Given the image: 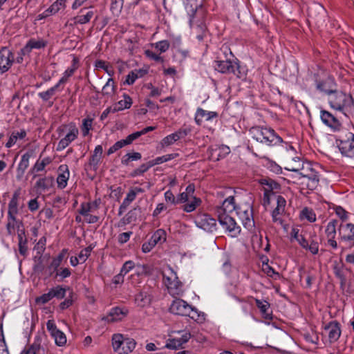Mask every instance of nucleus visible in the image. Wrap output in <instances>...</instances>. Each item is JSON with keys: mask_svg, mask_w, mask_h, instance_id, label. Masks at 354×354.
<instances>
[{"mask_svg": "<svg viewBox=\"0 0 354 354\" xmlns=\"http://www.w3.org/2000/svg\"><path fill=\"white\" fill-rule=\"evenodd\" d=\"M123 97H124V99L120 100L118 102L117 106L114 107V109H113V112L122 111L124 109H129L131 107V106L132 104L131 98L126 94H124L123 95Z\"/></svg>", "mask_w": 354, "mask_h": 354, "instance_id": "37", "label": "nucleus"}, {"mask_svg": "<svg viewBox=\"0 0 354 354\" xmlns=\"http://www.w3.org/2000/svg\"><path fill=\"white\" fill-rule=\"evenodd\" d=\"M214 68L216 71L222 73H233L239 78L243 77V74L240 70V66L236 62H232L230 60H217L215 61Z\"/></svg>", "mask_w": 354, "mask_h": 354, "instance_id": "10", "label": "nucleus"}, {"mask_svg": "<svg viewBox=\"0 0 354 354\" xmlns=\"http://www.w3.org/2000/svg\"><path fill=\"white\" fill-rule=\"evenodd\" d=\"M189 24L194 32L196 34L198 40L200 41H203L207 35L206 25L203 21L195 24L194 19H189Z\"/></svg>", "mask_w": 354, "mask_h": 354, "instance_id": "22", "label": "nucleus"}, {"mask_svg": "<svg viewBox=\"0 0 354 354\" xmlns=\"http://www.w3.org/2000/svg\"><path fill=\"white\" fill-rule=\"evenodd\" d=\"M191 199L192 201L190 203H188L183 206V210L186 212H193L201 202V199L196 197H193Z\"/></svg>", "mask_w": 354, "mask_h": 354, "instance_id": "47", "label": "nucleus"}, {"mask_svg": "<svg viewBox=\"0 0 354 354\" xmlns=\"http://www.w3.org/2000/svg\"><path fill=\"white\" fill-rule=\"evenodd\" d=\"M140 77V75H136V73H133V71H131L126 77V80L124 81V84H127L128 85L133 84L135 81Z\"/></svg>", "mask_w": 354, "mask_h": 354, "instance_id": "63", "label": "nucleus"}, {"mask_svg": "<svg viewBox=\"0 0 354 354\" xmlns=\"http://www.w3.org/2000/svg\"><path fill=\"white\" fill-rule=\"evenodd\" d=\"M32 155V152L28 151L21 156V159L17 169L16 178L18 180H20L23 178L25 171L29 166V160Z\"/></svg>", "mask_w": 354, "mask_h": 354, "instance_id": "21", "label": "nucleus"}, {"mask_svg": "<svg viewBox=\"0 0 354 354\" xmlns=\"http://www.w3.org/2000/svg\"><path fill=\"white\" fill-rule=\"evenodd\" d=\"M115 85L113 79L109 78L103 86L102 93L103 95L111 96L115 93Z\"/></svg>", "mask_w": 354, "mask_h": 354, "instance_id": "42", "label": "nucleus"}, {"mask_svg": "<svg viewBox=\"0 0 354 354\" xmlns=\"http://www.w3.org/2000/svg\"><path fill=\"white\" fill-rule=\"evenodd\" d=\"M14 62L13 53L6 47L0 50V74L8 71Z\"/></svg>", "mask_w": 354, "mask_h": 354, "instance_id": "13", "label": "nucleus"}, {"mask_svg": "<svg viewBox=\"0 0 354 354\" xmlns=\"http://www.w3.org/2000/svg\"><path fill=\"white\" fill-rule=\"evenodd\" d=\"M297 161L299 165H293V162H288L286 169L287 170L297 172L303 178H308L315 171V169L309 162H301L300 159L294 160Z\"/></svg>", "mask_w": 354, "mask_h": 354, "instance_id": "12", "label": "nucleus"}, {"mask_svg": "<svg viewBox=\"0 0 354 354\" xmlns=\"http://www.w3.org/2000/svg\"><path fill=\"white\" fill-rule=\"evenodd\" d=\"M93 123V119L91 118H85L83 120L82 124V134L84 136H86L88 134L89 130L91 129Z\"/></svg>", "mask_w": 354, "mask_h": 354, "instance_id": "57", "label": "nucleus"}, {"mask_svg": "<svg viewBox=\"0 0 354 354\" xmlns=\"http://www.w3.org/2000/svg\"><path fill=\"white\" fill-rule=\"evenodd\" d=\"M336 142L343 156L354 158V134L346 129L340 130L337 136Z\"/></svg>", "mask_w": 354, "mask_h": 354, "instance_id": "5", "label": "nucleus"}, {"mask_svg": "<svg viewBox=\"0 0 354 354\" xmlns=\"http://www.w3.org/2000/svg\"><path fill=\"white\" fill-rule=\"evenodd\" d=\"M141 153L138 152L128 153L122 158V164L127 165L130 161L138 160L141 158Z\"/></svg>", "mask_w": 354, "mask_h": 354, "instance_id": "45", "label": "nucleus"}, {"mask_svg": "<svg viewBox=\"0 0 354 354\" xmlns=\"http://www.w3.org/2000/svg\"><path fill=\"white\" fill-rule=\"evenodd\" d=\"M218 221L221 226L227 230L232 237H236L241 232V227L234 219L228 214H219Z\"/></svg>", "mask_w": 354, "mask_h": 354, "instance_id": "11", "label": "nucleus"}, {"mask_svg": "<svg viewBox=\"0 0 354 354\" xmlns=\"http://www.w3.org/2000/svg\"><path fill=\"white\" fill-rule=\"evenodd\" d=\"M50 290L51 292L53 298L56 297L57 299H62L65 296L66 289L59 286H57V287L52 288Z\"/></svg>", "mask_w": 354, "mask_h": 354, "instance_id": "54", "label": "nucleus"}, {"mask_svg": "<svg viewBox=\"0 0 354 354\" xmlns=\"http://www.w3.org/2000/svg\"><path fill=\"white\" fill-rule=\"evenodd\" d=\"M196 225L207 232H212L216 230V220L207 214L198 216L196 220Z\"/></svg>", "mask_w": 354, "mask_h": 354, "instance_id": "16", "label": "nucleus"}, {"mask_svg": "<svg viewBox=\"0 0 354 354\" xmlns=\"http://www.w3.org/2000/svg\"><path fill=\"white\" fill-rule=\"evenodd\" d=\"M256 304L266 319L270 318V314L269 313L270 304L268 302L256 299Z\"/></svg>", "mask_w": 354, "mask_h": 354, "instance_id": "43", "label": "nucleus"}, {"mask_svg": "<svg viewBox=\"0 0 354 354\" xmlns=\"http://www.w3.org/2000/svg\"><path fill=\"white\" fill-rule=\"evenodd\" d=\"M332 84H333V81L328 79L325 81L318 82L316 87L317 89L322 92L326 93L328 95L330 92H332L334 90L330 86Z\"/></svg>", "mask_w": 354, "mask_h": 354, "instance_id": "39", "label": "nucleus"}, {"mask_svg": "<svg viewBox=\"0 0 354 354\" xmlns=\"http://www.w3.org/2000/svg\"><path fill=\"white\" fill-rule=\"evenodd\" d=\"M53 298L50 290L48 293H45L41 296L37 297L36 299V302L37 304H44L49 301Z\"/></svg>", "mask_w": 354, "mask_h": 354, "instance_id": "61", "label": "nucleus"}, {"mask_svg": "<svg viewBox=\"0 0 354 354\" xmlns=\"http://www.w3.org/2000/svg\"><path fill=\"white\" fill-rule=\"evenodd\" d=\"M103 153V148L102 145L95 147L93 153L89 160V165L93 167L94 170H96L99 163L100 162L101 158Z\"/></svg>", "mask_w": 354, "mask_h": 354, "instance_id": "32", "label": "nucleus"}, {"mask_svg": "<svg viewBox=\"0 0 354 354\" xmlns=\"http://www.w3.org/2000/svg\"><path fill=\"white\" fill-rule=\"evenodd\" d=\"M250 133L253 139L268 146L276 145L283 142L282 138L272 129L259 126L253 127L250 129Z\"/></svg>", "mask_w": 354, "mask_h": 354, "instance_id": "3", "label": "nucleus"}, {"mask_svg": "<svg viewBox=\"0 0 354 354\" xmlns=\"http://www.w3.org/2000/svg\"><path fill=\"white\" fill-rule=\"evenodd\" d=\"M235 209L234 198L233 196H229L223 202L221 207L218 209V217L219 214H228Z\"/></svg>", "mask_w": 354, "mask_h": 354, "instance_id": "27", "label": "nucleus"}, {"mask_svg": "<svg viewBox=\"0 0 354 354\" xmlns=\"http://www.w3.org/2000/svg\"><path fill=\"white\" fill-rule=\"evenodd\" d=\"M286 201L281 196H277V207L272 211V220L275 223H279L282 224L283 221L280 218V216L284 213Z\"/></svg>", "mask_w": 354, "mask_h": 354, "instance_id": "20", "label": "nucleus"}, {"mask_svg": "<svg viewBox=\"0 0 354 354\" xmlns=\"http://www.w3.org/2000/svg\"><path fill=\"white\" fill-rule=\"evenodd\" d=\"M163 283L169 293L173 297L181 295L183 292V283L178 280L176 273L171 267L162 271Z\"/></svg>", "mask_w": 354, "mask_h": 354, "instance_id": "4", "label": "nucleus"}, {"mask_svg": "<svg viewBox=\"0 0 354 354\" xmlns=\"http://www.w3.org/2000/svg\"><path fill=\"white\" fill-rule=\"evenodd\" d=\"M143 192V189L140 187H134L131 189L129 192L127 193V196L125 197L122 203L120 205L119 207L118 215L122 216L123 213L126 211L130 203L136 199L137 194L142 193Z\"/></svg>", "mask_w": 354, "mask_h": 354, "instance_id": "15", "label": "nucleus"}, {"mask_svg": "<svg viewBox=\"0 0 354 354\" xmlns=\"http://www.w3.org/2000/svg\"><path fill=\"white\" fill-rule=\"evenodd\" d=\"M150 239L156 245L158 243L164 242L166 240L165 232L161 229L158 230L153 233Z\"/></svg>", "mask_w": 354, "mask_h": 354, "instance_id": "46", "label": "nucleus"}, {"mask_svg": "<svg viewBox=\"0 0 354 354\" xmlns=\"http://www.w3.org/2000/svg\"><path fill=\"white\" fill-rule=\"evenodd\" d=\"M49 163L50 160L48 158H44L41 162L37 161L32 167V168L30 169V172L35 173L41 171L44 169L45 167Z\"/></svg>", "mask_w": 354, "mask_h": 354, "instance_id": "48", "label": "nucleus"}, {"mask_svg": "<svg viewBox=\"0 0 354 354\" xmlns=\"http://www.w3.org/2000/svg\"><path fill=\"white\" fill-rule=\"evenodd\" d=\"M169 310L171 313L175 315L188 316L192 319H195V315L198 314L194 307L180 299H174L170 306Z\"/></svg>", "mask_w": 354, "mask_h": 354, "instance_id": "7", "label": "nucleus"}, {"mask_svg": "<svg viewBox=\"0 0 354 354\" xmlns=\"http://www.w3.org/2000/svg\"><path fill=\"white\" fill-rule=\"evenodd\" d=\"M59 171L62 173L58 175L57 183L59 188L64 189L67 185V181L69 178L68 166L66 165L59 166Z\"/></svg>", "mask_w": 354, "mask_h": 354, "instance_id": "29", "label": "nucleus"}, {"mask_svg": "<svg viewBox=\"0 0 354 354\" xmlns=\"http://www.w3.org/2000/svg\"><path fill=\"white\" fill-rule=\"evenodd\" d=\"M324 330L328 333L329 342L331 343L336 342L341 335L339 324L336 321L330 322L325 326Z\"/></svg>", "mask_w": 354, "mask_h": 354, "instance_id": "17", "label": "nucleus"}, {"mask_svg": "<svg viewBox=\"0 0 354 354\" xmlns=\"http://www.w3.org/2000/svg\"><path fill=\"white\" fill-rule=\"evenodd\" d=\"M156 48H157L160 53L166 52L169 47V43L167 40L160 41L155 44Z\"/></svg>", "mask_w": 354, "mask_h": 354, "instance_id": "59", "label": "nucleus"}, {"mask_svg": "<svg viewBox=\"0 0 354 354\" xmlns=\"http://www.w3.org/2000/svg\"><path fill=\"white\" fill-rule=\"evenodd\" d=\"M321 239L315 231L304 232V238H301L299 245L313 254H317L319 252Z\"/></svg>", "mask_w": 354, "mask_h": 354, "instance_id": "8", "label": "nucleus"}, {"mask_svg": "<svg viewBox=\"0 0 354 354\" xmlns=\"http://www.w3.org/2000/svg\"><path fill=\"white\" fill-rule=\"evenodd\" d=\"M53 182V179L51 177H46L43 178H39L36 183V187L45 190L50 187Z\"/></svg>", "mask_w": 354, "mask_h": 354, "instance_id": "44", "label": "nucleus"}, {"mask_svg": "<svg viewBox=\"0 0 354 354\" xmlns=\"http://www.w3.org/2000/svg\"><path fill=\"white\" fill-rule=\"evenodd\" d=\"M183 345L180 338H174L168 339L165 346L170 349H178Z\"/></svg>", "mask_w": 354, "mask_h": 354, "instance_id": "55", "label": "nucleus"}, {"mask_svg": "<svg viewBox=\"0 0 354 354\" xmlns=\"http://www.w3.org/2000/svg\"><path fill=\"white\" fill-rule=\"evenodd\" d=\"M93 250L92 246H88L85 249L82 250L80 254H78V257L80 260V263H84L86 261L87 258L90 256L91 252Z\"/></svg>", "mask_w": 354, "mask_h": 354, "instance_id": "58", "label": "nucleus"}, {"mask_svg": "<svg viewBox=\"0 0 354 354\" xmlns=\"http://www.w3.org/2000/svg\"><path fill=\"white\" fill-rule=\"evenodd\" d=\"M321 119L325 124L333 129L334 130H339V127L341 126L340 122L328 111H322Z\"/></svg>", "mask_w": 354, "mask_h": 354, "instance_id": "23", "label": "nucleus"}, {"mask_svg": "<svg viewBox=\"0 0 354 354\" xmlns=\"http://www.w3.org/2000/svg\"><path fill=\"white\" fill-rule=\"evenodd\" d=\"M78 130L76 128H73L66 133L58 143L57 151H62L67 147L69 144L73 141L77 136Z\"/></svg>", "mask_w": 354, "mask_h": 354, "instance_id": "24", "label": "nucleus"}, {"mask_svg": "<svg viewBox=\"0 0 354 354\" xmlns=\"http://www.w3.org/2000/svg\"><path fill=\"white\" fill-rule=\"evenodd\" d=\"M136 345V341L132 338L124 337L122 354H128L133 351Z\"/></svg>", "mask_w": 354, "mask_h": 354, "instance_id": "38", "label": "nucleus"}, {"mask_svg": "<svg viewBox=\"0 0 354 354\" xmlns=\"http://www.w3.org/2000/svg\"><path fill=\"white\" fill-rule=\"evenodd\" d=\"M123 4L124 0H111V10L113 13H120L122 9Z\"/></svg>", "mask_w": 354, "mask_h": 354, "instance_id": "52", "label": "nucleus"}, {"mask_svg": "<svg viewBox=\"0 0 354 354\" xmlns=\"http://www.w3.org/2000/svg\"><path fill=\"white\" fill-rule=\"evenodd\" d=\"M151 167H152V165H151V162L149 161L147 163L142 164L138 168L135 169L132 173V176H136L141 175V174H144L145 172H146Z\"/></svg>", "mask_w": 354, "mask_h": 354, "instance_id": "56", "label": "nucleus"}, {"mask_svg": "<svg viewBox=\"0 0 354 354\" xmlns=\"http://www.w3.org/2000/svg\"><path fill=\"white\" fill-rule=\"evenodd\" d=\"M242 224L248 231H253L254 229V220L253 210L249 204H244L238 208L236 212Z\"/></svg>", "mask_w": 354, "mask_h": 354, "instance_id": "9", "label": "nucleus"}, {"mask_svg": "<svg viewBox=\"0 0 354 354\" xmlns=\"http://www.w3.org/2000/svg\"><path fill=\"white\" fill-rule=\"evenodd\" d=\"M305 180H306V183L308 189L313 190L319 184V176L318 173L315 171L308 178H305Z\"/></svg>", "mask_w": 354, "mask_h": 354, "instance_id": "40", "label": "nucleus"}, {"mask_svg": "<svg viewBox=\"0 0 354 354\" xmlns=\"http://www.w3.org/2000/svg\"><path fill=\"white\" fill-rule=\"evenodd\" d=\"M218 116L216 112L207 111L201 108H198L195 115V121L198 124H201L203 119L207 121L211 120Z\"/></svg>", "mask_w": 354, "mask_h": 354, "instance_id": "28", "label": "nucleus"}, {"mask_svg": "<svg viewBox=\"0 0 354 354\" xmlns=\"http://www.w3.org/2000/svg\"><path fill=\"white\" fill-rule=\"evenodd\" d=\"M335 213L343 221L348 218L347 212L340 206L335 208Z\"/></svg>", "mask_w": 354, "mask_h": 354, "instance_id": "64", "label": "nucleus"}, {"mask_svg": "<svg viewBox=\"0 0 354 354\" xmlns=\"http://www.w3.org/2000/svg\"><path fill=\"white\" fill-rule=\"evenodd\" d=\"M66 254V250H63L57 257L53 259L50 265L48 266V270L50 271V275L57 270V268L60 266L62 260L65 257Z\"/></svg>", "mask_w": 354, "mask_h": 354, "instance_id": "34", "label": "nucleus"}, {"mask_svg": "<svg viewBox=\"0 0 354 354\" xmlns=\"http://www.w3.org/2000/svg\"><path fill=\"white\" fill-rule=\"evenodd\" d=\"M128 310L127 309L120 308L119 307L113 308L109 314L102 318L107 322H114L122 320L127 316Z\"/></svg>", "mask_w": 354, "mask_h": 354, "instance_id": "19", "label": "nucleus"}, {"mask_svg": "<svg viewBox=\"0 0 354 354\" xmlns=\"http://www.w3.org/2000/svg\"><path fill=\"white\" fill-rule=\"evenodd\" d=\"M179 139L176 133H171L168 135L165 138H164L161 142L162 146H169L173 145L175 142L178 141Z\"/></svg>", "mask_w": 354, "mask_h": 354, "instance_id": "53", "label": "nucleus"}, {"mask_svg": "<svg viewBox=\"0 0 354 354\" xmlns=\"http://www.w3.org/2000/svg\"><path fill=\"white\" fill-rule=\"evenodd\" d=\"M46 328L58 346H62L66 344V337L65 334L57 328L53 320H48L47 322Z\"/></svg>", "mask_w": 354, "mask_h": 354, "instance_id": "14", "label": "nucleus"}, {"mask_svg": "<svg viewBox=\"0 0 354 354\" xmlns=\"http://www.w3.org/2000/svg\"><path fill=\"white\" fill-rule=\"evenodd\" d=\"M155 129V127H147L145 129H143L142 130L140 131H136L132 134H130L128 136V138H129V140L131 141V142L132 143V142L133 140H135L136 139L138 138L140 136H141L142 135H144L149 131H151Z\"/></svg>", "mask_w": 354, "mask_h": 354, "instance_id": "49", "label": "nucleus"}, {"mask_svg": "<svg viewBox=\"0 0 354 354\" xmlns=\"http://www.w3.org/2000/svg\"><path fill=\"white\" fill-rule=\"evenodd\" d=\"M124 336L122 334H114L112 337V346L115 352L122 354Z\"/></svg>", "mask_w": 354, "mask_h": 354, "instance_id": "35", "label": "nucleus"}, {"mask_svg": "<svg viewBox=\"0 0 354 354\" xmlns=\"http://www.w3.org/2000/svg\"><path fill=\"white\" fill-rule=\"evenodd\" d=\"M26 132L22 129L20 131H14L10 135L8 141L6 144L7 148L11 147L14 145L18 139H23L26 137Z\"/></svg>", "mask_w": 354, "mask_h": 354, "instance_id": "36", "label": "nucleus"}, {"mask_svg": "<svg viewBox=\"0 0 354 354\" xmlns=\"http://www.w3.org/2000/svg\"><path fill=\"white\" fill-rule=\"evenodd\" d=\"M337 223V221L336 220H332L327 224L326 234L328 237L335 236Z\"/></svg>", "mask_w": 354, "mask_h": 354, "instance_id": "51", "label": "nucleus"}, {"mask_svg": "<svg viewBox=\"0 0 354 354\" xmlns=\"http://www.w3.org/2000/svg\"><path fill=\"white\" fill-rule=\"evenodd\" d=\"M338 234L342 250L354 246V224L342 223L338 227Z\"/></svg>", "mask_w": 354, "mask_h": 354, "instance_id": "6", "label": "nucleus"}, {"mask_svg": "<svg viewBox=\"0 0 354 354\" xmlns=\"http://www.w3.org/2000/svg\"><path fill=\"white\" fill-rule=\"evenodd\" d=\"M330 106L336 111L342 112L345 115L354 111V100L350 94L340 91L333 90L328 95Z\"/></svg>", "mask_w": 354, "mask_h": 354, "instance_id": "1", "label": "nucleus"}, {"mask_svg": "<svg viewBox=\"0 0 354 354\" xmlns=\"http://www.w3.org/2000/svg\"><path fill=\"white\" fill-rule=\"evenodd\" d=\"M58 90V86L55 85L46 91L39 93V97L44 101H48L50 98L55 95L56 91Z\"/></svg>", "mask_w": 354, "mask_h": 354, "instance_id": "50", "label": "nucleus"}, {"mask_svg": "<svg viewBox=\"0 0 354 354\" xmlns=\"http://www.w3.org/2000/svg\"><path fill=\"white\" fill-rule=\"evenodd\" d=\"M20 194V189L16 190L8 203L6 230L9 235H13L15 234V230H17L24 227L23 222L21 220L17 219L16 217L19 212L18 199L19 198Z\"/></svg>", "mask_w": 354, "mask_h": 354, "instance_id": "2", "label": "nucleus"}, {"mask_svg": "<svg viewBox=\"0 0 354 354\" xmlns=\"http://www.w3.org/2000/svg\"><path fill=\"white\" fill-rule=\"evenodd\" d=\"M264 187V199L267 198V202L269 203V193L273 190L279 189V185L271 179H262L261 181Z\"/></svg>", "mask_w": 354, "mask_h": 354, "instance_id": "31", "label": "nucleus"}, {"mask_svg": "<svg viewBox=\"0 0 354 354\" xmlns=\"http://www.w3.org/2000/svg\"><path fill=\"white\" fill-rule=\"evenodd\" d=\"M134 266H135V263L132 261H127L123 264V266L121 268L120 272H122V274L125 275L130 270H131L134 268Z\"/></svg>", "mask_w": 354, "mask_h": 354, "instance_id": "62", "label": "nucleus"}, {"mask_svg": "<svg viewBox=\"0 0 354 354\" xmlns=\"http://www.w3.org/2000/svg\"><path fill=\"white\" fill-rule=\"evenodd\" d=\"M28 351L31 354H46V350L41 345V337L39 335L35 337Z\"/></svg>", "mask_w": 354, "mask_h": 354, "instance_id": "33", "label": "nucleus"}, {"mask_svg": "<svg viewBox=\"0 0 354 354\" xmlns=\"http://www.w3.org/2000/svg\"><path fill=\"white\" fill-rule=\"evenodd\" d=\"M131 143V142L129 140V138L127 136L125 139L120 140L116 142L112 147H111L107 151V155L109 156L115 152L116 151H118V149L124 147L126 145H130Z\"/></svg>", "mask_w": 354, "mask_h": 354, "instance_id": "41", "label": "nucleus"}, {"mask_svg": "<svg viewBox=\"0 0 354 354\" xmlns=\"http://www.w3.org/2000/svg\"><path fill=\"white\" fill-rule=\"evenodd\" d=\"M66 0H57L54 2L41 15L40 18L47 17L51 15L57 13L62 8L65 7Z\"/></svg>", "mask_w": 354, "mask_h": 354, "instance_id": "30", "label": "nucleus"}, {"mask_svg": "<svg viewBox=\"0 0 354 354\" xmlns=\"http://www.w3.org/2000/svg\"><path fill=\"white\" fill-rule=\"evenodd\" d=\"M151 301V297L148 290L143 289L135 296V302L140 307L149 306Z\"/></svg>", "mask_w": 354, "mask_h": 354, "instance_id": "26", "label": "nucleus"}, {"mask_svg": "<svg viewBox=\"0 0 354 354\" xmlns=\"http://www.w3.org/2000/svg\"><path fill=\"white\" fill-rule=\"evenodd\" d=\"M93 16V11H88L86 15H80L77 17V23L80 24H84L90 21Z\"/></svg>", "mask_w": 354, "mask_h": 354, "instance_id": "60", "label": "nucleus"}, {"mask_svg": "<svg viewBox=\"0 0 354 354\" xmlns=\"http://www.w3.org/2000/svg\"><path fill=\"white\" fill-rule=\"evenodd\" d=\"M46 46V42L43 39H30L26 46L21 49L22 55L29 54L31 50L34 48L40 49L44 48Z\"/></svg>", "mask_w": 354, "mask_h": 354, "instance_id": "25", "label": "nucleus"}, {"mask_svg": "<svg viewBox=\"0 0 354 354\" xmlns=\"http://www.w3.org/2000/svg\"><path fill=\"white\" fill-rule=\"evenodd\" d=\"M183 3L190 19H194V15L201 18L203 17V10L198 9L200 4L197 2V0H183Z\"/></svg>", "mask_w": 354, "mask_h": 354, "instance_id": "18", "label": "nucleus"}]
</instances>
